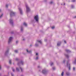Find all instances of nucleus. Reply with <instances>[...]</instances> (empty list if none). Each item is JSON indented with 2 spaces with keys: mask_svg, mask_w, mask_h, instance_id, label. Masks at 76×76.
Returning <instances> with one entry per match:
<instances>
[{
  "mask_svg": "<svg viewBox=\"0 0 76 76\" xmlns=\"http://www.w3.org/2000/svg\"><path fill=\"white\" fill-rule=\"evenodd\" d=\"M69 61H70L69 60H68L67 61L66 66L67 67H69V70H70V64Z\"/></svg>",
  "mask_w": 76,
  "mask_h": 76,
  "instance_id": "1",
  "label": "nucleus"
},
{
  "mask_svg": "<svg viewBox=\"0 0 76 76\" xmlns=\"http://www.w3.org/2000/svg\"><path fill=\"white\" fill-rule=\"evenodd\" d=\"M26 12H29L30 11V8L29 7H28V4H26Z\"/></svg>",
  "mask_w": 76,
  "mask_h": 76,
  "instance_id": "2",
  "label": "nucleus"
},
{
  "mask_svg": "<svg viewBox=\"0 0 76 76\" xmlns=\"http://www.w3.org/2000/svg\"><path fill=\"white\" fill-rule=\"evenodd\" d=\"M10 16L12 17V16H15V12H13V11H11L10 12Z\"/></svg>",
  "mask_w": 76,
  "mask_h": 76,
  "instance_id": "3",
  "label": "nucleus"
},
{
  "mask_svg": "<svg viewBox=\"0 0 76 76\" xmlns=\"http://www.w3.org/2000/svg\"><path fill=\"white\" fill-rule=\"evenodd\" d=\"M34 19L35 20L36 22H38V20L39 19V18L38 15H36L34 17Z\"/></svg>",
  "mask_w": 76,
  "mask_h": 76,
  "instance_id": "4",
  "label": "nucleus"
},
{
  "mask_svg": "<svg viewBox=\"0 0 76 76\" xmlns=\"http://www.w3.org/2000/svg\"><path fill=\"white\" fill-rule=\"evenodd\" d=\"M10 23L11 25H13V20L12 18H10Z\"/></svg>",
  "mask_w": 76,
  "mask_h": 76,
  "instance_id": "5",
  "label": "nucleus"
},
{
  "mask_svg": "<svg viewBox=\"0 0 76 76\" xmlns=\"http://www.w3.org/2000/svg\"><path fill=\"white\" fill-rule=\"evenodd\" d=\"M12 39H13V37H10L9 40H8V44H9L12 41Z\"/></svg>",
  "mask_w": 76,
  "mask_h": 76,
  "instance_id": "6",
  "label": "nucleus"
},
{
  "mask_svg": "<svg viewBox=\"0 0 76 76\" xmlns=\"http://www.w3.org/2000/svg\"><path fill=\"white\" fill-rule=\"evenodd\" d=\"M42 73H43V74H46L47 73V71L46 69H45L42 70Z\"/></svg>",
  "mask_w": 76,
  "mask_h": 76,
  "instance_id": "7",
  "label": "nucleus"
},
{
  "mask_svg": "<svg viewBox=\"0 0 76 76\" xmlns=\"http://www.w3.org/2000/svg\"><path fill=\"white\" fill-rule=\"evenodd\" d=\"M18 9L19 10V11H20V13L21 15L22 14L23 12H22V9H21L20 7L18 8Z\"/></svg>",
  "mask_w": 76,
  "mask_h": 76,
  "instance_id": "8",
  "label": "nucleus"
},
{
  "mask_svg": "<svg viewBox=\"0 0 76 76\" xmlns=\"http://www.w3.org/2000/svg\"><path fill=\"white\" fill-rule=\"evenodd\" d=\"M37 42H38L40 43L41 44H42V41H41V40H37Z\"/></svg>",
  "mask_w": 76,
  "mask_h": 76,
  "instance_id": "9",
  "label": "nucleus"
},
{
  "mask_svg": "<svg viewBox=\"0 0 76 76\" xmlns=\"http://www.w3.org/2000/svg\"><path fill=\"white\" fill-rule=\"evenodd\" d=\"M20 64H22V65H23V62L22 61H21L20 63H18V65H19V64H20Z\"/></svg>",
  "mask_w": 76,
  "mask_h": 76,
  "instance_id": "10",
  "label": "nucleus"
},
{
  "mask_svg": "<svg viewBox=\"0 0 76 76\" xmlns=\"http://www.w3.org/2000/svg\"><path fill=\"white\" fill-rule=\"evenodd\" d=\"M66 73L67 76H69V75H70V73H69V72H66Z\"/></svg>",
  "mask_w": 76,
  "mask_h": 76,
  "instance_id": "11",
  "label": "nucleus"
},
{
  "mask_svg": "<svg viewBox=\"0 0 76 76\" xmlns=\"http://www.w3.org/2000/svg\"><path fill=\"white\" fill-rule=\"evenodd\" d=\"M61 42H59L57 44V45L58 46H60V44H61Z\"/></svg>",
  "mask_w": 76,
  "mask_h": 76,
  "instance_id": "12",
  "label": "nucleus"
},
{
  "mask_svg": "<svg viewBox=\"0 0 76 76\" xmlns=\"http://www.w3.org/2000/svg\"><path fill=\"white\" fill-rule=\"evenodd\" d=\"M26 51L28 53H31V51L30 50V51H28V50L26 49Z\"/></svg>",
  "mask_w": 76,
  "mask_h": 76,
  "instance_id": "13",
  "label": "nucleus"
},
{
  "mask_svg": "<svg viewBox=\"0 0 76 76\" xmlns=\"http://www.w3.org/2000/svg\"><path fill=\"white\" fill-rule=\"evenodd\" d=\"M65 51L67 52V53H70L71 52L70 50H65Z\"/></svg>",
  "mask_w": 76,
  "mask_h": 76,
  "instance_id": "14",
  "label": "nucleus"
},
{
  "mask_svg": "<svg viewBox=\"0 0 76 76\" xmlns=\"http://www.w3.org/2000/svg\"><path fill=\"white\" fill-rule=\"evenodd\" d=\"M65 56L67 58H69V56L68 55L65 54Z\"/></svg>",
  "mask_w": 76,
  "mask_h": 76,
  "instance_id": "15",
  "label": "nucleus"
},
{
  "mask_svg": "<svg viewBox=\"0 0 76 76\" xmlns=\"http://www.w3.org/2000/svg\"><path fill=\"white\" fill-rule=\"evenodd\" d=\"M23 25L25 26H27V24L25 22H24Z\"/></svg>",
  "mask_w": 76,
  "mask_h": 76,
  "instance_id": "16",
  "label": "nucleus"
},
{
  "mask_svg": "<svg viewBox=\"0 0 76 76\" xmlns=\"http://www.w3.org/2000/svg\"><path fill=\"white\" fill-rule=\"evenodd\" d=\"M73 64H76V59H75L74 61L73 62Z\"/></svg>",
  "mask_w": 76,
  "mask_h": 76,
  "instance_id": "17",
  "label": "nucleus"
},
{
  "mask_svg": "<svg viewBox=\"0 0 76 76\" xmlns=\"http://www.w3.org/2000/svg\"><path fill=\"white\" fill-rule=\"evenodd\" d=\"M9 52V50H7L5 53V54L6 55Z\"/></svg>",
  "mask_w": 76,
  "mask_h": 76,
  "instance_id": "18",
  "label": "nucleus"
},
{
  "mask_svg": "<svg viewBox=\"0 0 76 76\" xmlns=\"http://www.w3.org/2000/svg\"><path fill=\"white\" fill-rule=\"evenodd\" d=\"M16 70L17 72H19V69L18 68H16Z\"/></svg>",
  "mask_w": 76,
  "mask_h": 76,
  "instance_id": "19",
  "label": "nucleus"
},
{
  "mask_svg": "<svg viewBox=\"0 0 76 76\" xmlns=\"http://www.w3.org/2000/svg\"><path fill=\"white\" fill-rule=\"evenodd\" d=\"M14 52H15V53H18V51L17 50H15L14 51Z\"/></svg>",
  "mask_w": 76,
  "mask_h": 76,
  "instance_id": "20",
  "label": "nucleus"
},
{
  "mask_svg": "<svg viewBox=\"0 0 76 76\" xmlns=\"http://www.w3.org/2000/svg\"><path fill=\"white\" fill-rule=\"evenodd\" d=\"M35 46L36 47H38V43H36L35 44Z\"/></svg>",
  "mask_w": 76,
  "mask_h": 76,
  "instance_id": "21",
  "label": "nucleus"
},
{
  "mask_svg": "<svg viewBox=\"0 0 76 76\" xmlns=\"http://www.w3.org/2000/svg\"><path fill=\"white\" fill-rule=\"evenodd\" d=\"M21 32L23 31V27L22 26L21 27Z\"/></svg>",
  "mask_w": 76,
  "mask_h": 76,
  "instance_id": "22",
  "label": "nucleus"
},
{
  "mask_svg": "<svg viewBox=\"0 0 76 76\" xmlns=\"http://www.w3.org/2000/svg\"><path fill=\"white\" fill-rule=\"evenodd\" d=\"M21 70V72H23V69H22V68L20 67Z\"/></svg>",
  "mask_w": 76,
  "mask_h": 76,
  "instance_id": "23",
  "label": "nucleus"
},
{
  "mask_svg": "<svg viewBox=\"0 0 76 76\" xmlns=\"http://www.w3.org/2000/svg\"><path fill=\"white\" fill-rule=\"evenodd\" d=\"M64 75V72H63L61 74V75L62 76H63V75Z\"/></svg>",
  "mask_w": 76,
  "mask_h": 76,
  "instance_id": "24",
  "label": "nucleus"
},
{
  "mask_svg": "<svg viewBox=\"0 0 76 76\" xmlns=\"http://www.w3.org/2000/svg\"><path fill=\"white\" fill-rule=\"evenodd\" d=\"M71 7L72 8H74V7H75V6H74V5H71Z\"/></svg>",
  "mask_w": 76,
  "mask_h": 76,
  "instance_id": "25",
  "label": "nucleus"
},
{
  "mask_svg": "<svg viewBox=\"0 0 76 76\" xmlns=\"http://www.w3.org/2000/svg\"><path fill=\"white\" fill-rule=\"evenodd\" d=\"M53 64H54L53 62H51L50 63V66H53Z\"/></svg>",
  "mask_w": 76,
  "mask_h": 76,
  "instance_id": "26",
  "label": "nucleus"
},
{
  "mask_svg": "<svg viewBox=\"0 0 76 76\" xmlns=\"http://www.w3.org/2000/svg\"><path fill=\"white\" fill-rule=\"evenodd\" d=\"M12 70L13 72H15V69H13V67L12 68Z\"/></svg>",
  "mask_w": 76,
  "mask_h": 76,
  "instance_id": "27",
  "label": "nucleus"
},
{
  "mask_svg": "<svg viewBox=\"0 0 76 76\" xmlns=\"http://www.w3.org/2000/svg\"><path fill=\"white\" fill-rule=\"evenodd\" d=\"M3 16V14H2L0 16V18H1L2 16Z\"/></svg>",
  "mask_w": 76,
  "mask_h": 76,
  "instance_id": "28",
  "label": "nucleus"
},
{
  "mask_svg": "<svg viewBox=\"0 0 76 76\" xmlns=\"http://www.w3.org/2000/svg\"><path fill=\"white\" fill-rule=\"evenodd\" d=\"M76 0H73L71 1L72 2H75Z\"/></svg>",
  "mask_w": 76,
  "mask_h": 76,
  "instance_id": "29",
  "label": "nucleus"
},
{
  "mask_svg": "<svg viewBox=\"0 0 76 76\" xmlns=\"http://www.w3.org/2000/svg\"><path fill=\"white\" fill-rule=\"evenodd\" d=\"M66 61V60H64L63 61V63H65V62Z\"/></svg>",
  "mask_w": 76,
  "mask_h": 76,
  "instance_id": "30",
  "label": "nucleus"
},
{
  "mask_svg": "<svg viewBox=\"0 0 76 76\" xmlns=\"http://www.w3.org/2000/svg\"><path fill=\"white\" fill-rule=\"evenodd\" d=\"M11 75L12 76H14V75H13V73H11Z\"/></svg>",
  "mask_w": 76,
  "mask_h": 76,
  "instance_id": "31",
  "label": "nucleus"
},
{
  "mask_svg": "<svg viewBox=\"0 0 76 76\" xmlns=\"http://www.w3.org/2000/svg\"><path fill=\"white\" fill-rule=\"evenodd\" d=\"M9 63L10 64H11V61L10 60L9 61Z\"/></svg>",
  "mask_w": 76,
  "mask_h": 76,
  "instance_id": "32",
  "label": "nucleus"
},
{
  "mask_svg": "<svg viewBox=\"0 0 76 76\" xmlns=\"http://www.w3.org/2000/svg\"><path fill=\"white\" fill-rule=\"evenodd\" d=\"M52 69H53V70H55V69H56V68H55V67H53Z\"/></svg>",
  "mask_w": 76,
  "mask_h": 76,
  "instance_id": "33",
  "label": "nucleus"
},
{
  "mask_svg": "<svg viewBox=\"0 0 76 76\" xmlns=\"http://www.w3.org/2000/svg\"><path fill=\"white\" fill-rule=\"evenodd\" d=\"M54 28H55L54 26H53L52 27V29H54Z\"/></svg>",
  "mask_w": 76,
  "mask_h": 76,
  "instance_id": "34",
  "label": "nucleus"
},
{
  "mask_svg": "<svg viewBox=\"0 0 76 76\" xmlns=\"http://www.w3.org/2000/svg\"><path fill=\"white\" fill-rule=\"evenodd\" d=\"M73 70L75 71V67H73Z\"/></svg>",
  "mask_w": 76,
  "mask_h": 76,
  "instance_id": "35",
  "label": "nucleus"
},
{
  "mask_svg": "<svg viewBox=\"0 0 76 76\" xmlns=\"http://www.w3.org/2000/svg\"><path fill=\"white\" fill-rule=\"evenodd\" d=\"M38 57H37V58H35V60H38Z\"/></svg>",
  "mask_w": 76,
  "mask_h": 76,
  "instance_id": "36",
  "label": "nucleus"
},
{
  "mask_svg": "<svg viewBox=\"0 0 76 76\" xmlns=\"http://www.w3.org/2000/svg\"><path fill=\"white\" fill-rule=\"evenodd\" d=\"M6 7H8V5L6 4Z\"/></svg>",
  "mask_w": 76,
  "mask_h": 76,
  "instance_id": "37",
  "label": "nucleus"
},
{
  "mask_svg": "<svg viewBox=\"0 0 76 76\" xmlns=\"http://www.w3.org/2000/svg\"><path fill=\"white\" fill-rule=\"evenodd\" d=\"M53 3V1H51L50 2V4H52Z\"/></svg>",
  "mask_w": 76,
  "mask_h": 76,
  "instance_id": "38",
  "label": "nucleus"
},
{
  "mask_svg": "<svg viewBox=\"0 0 76 76\" xmlns=\"http://www.w3.org/2000/svg\"><path fill=\"white\" fill-rule=\"evenodd\" d=\"M18 41H16V44H18Z\"/></svg>",
  "mask_w": 76,
  "mask_h": 76,
  "instance_id": "39",
  "label": "nucleus"
},
{
  "mask_svg": "<svg viewBox=\"0 0 76 76\" xmlns=\"http://www.w3.org/2000/svg\"><path fill=\"white\" fill-rule=\"evenodd\" d=\"M47 39H45V41H47Z\"/></svg>",
  "mask_w": 76,
  "mask_h": 76,
  "instance_id": "40",
  "label": "nucleus"
},
{
  "mask_svg": "<svg viewBox=\"0 0 76 76\" xmlns=\"http://www.w3.org/2000/svg\"><path fill=\"white\" fill-rule=\"evenodd\" d=\"M36 56H38V53H36Z\"/></svg>",
  "mask_w": 76,
  "mask_h": 76,
  "instance_id": "41",
  "label": "nucleus"
},
{
  "mask_svg": "<svg viewBox=\"0 0 76 76\" xmlns=\"http://www.w3.org/2000/svg\"><path fill=\"white\" fill-rule=\"evenodd\" d=\"M64 42L66 44V42L65 41H64Z\"/></svg>",
  "mask_w": 76,
  "mask_h": 76,
  "instance_id": "42",
  "label": "nucleus"
},
{
  "mask_svg": "<svg viewBox=\"0 0 76 76\" xmlns=\"http://www.w3.org/2000/svg\"><path fill=\"white\" fill-rule=\"evenodd\" d=\"M38 68H40V66H38Z\"/></svg>",
  "mask_w": 76,
  "mask_h": 76,
  "instance_id": "43",
  "label": "nucleus"
},
{
  "mask_svg": "<svg viewBox=\"0 0 76 76\" xmlns=\"http://www.w3.org/2000/svg\"><path fill=\"white\" fill-rule=\"evenodd\" d=\"M18 58H16V60H17V61H18Z\"/></svg>",
  "mask_w": 76,
  "mask_h": 76,
  "instance_id": "44",
  "label": "nucleus"
},
{
  "mask_svg": "<svg viewBox=\"0 0 76 76\" xmlns=\"http://www.w3.org/2000/svg\"><path fill=\"white\" fill-rule=\"evenodd\" d=\"M1 66L0 65V70H1Z\"/></svg>",
  "mask_w": 76,
  "mask_h": 76,
  "instance_id": "45",
  "label": "nucleus"
},
{
  "mask_svg": "<svg viewBox=\"0 0 76 76\" xmlns=\"http://www.w3.org/2000/svg\"><path fill=\"white\" fill-rule=\"evenodd\" d=\"M44 1L45 2H46V1H47V0H45Z\"/></svg>",
  "mask_w": 76,
  "mask_h": 76,
  "instance_id": "46",
  "label": "nucleus"
},
{
  "mask_svg": "<svg viewBox=\"0 0 76 76\" xmlns=\"http://www.w3.org/2000/svg\"><path fill=\"white\" fill-rule=\"evenodd\" d=\"M23 41H25V39H23Z\"/></svg>",
  "mask_w": 76,
  "mask_h": 76,
  "instance_id": "47",
  "label": "nucleus"
},
{
  "mask_svg": "<svg viewBox=\"0 0 76 76\" xmlns=\"http://www.w3.org/2000/svg\"><path fill=\"white\" fill-rule=\"evenodd\" d=\"M1 9H0V12H1Z\"/></svg>",
  "mask_w": 76,
  "mask_h": 76,
  "instance_id": "48",
  "label": "nucleus"
},
{
  "mask_svg": "<svg viewBox=\"0 0 76 76\" xmlns=\"http://www.w3.org/2000/svg\"><path fill=\"white\" fill-rule=\"evenodd\" d=\"M65 3H64V5H65Z\"/></svg>",
  "mask_w": 76,
  "mask_h": 76,
  "instance_id": "49",
  "label": "nucleus"
},
{
  "mask_svg": "<svg viewBox=\"0 0 76 76\" xmlns=\"http://www.w3.org/2000/svg\"><path fill=\"white\" fill-rule=\"evenodd\" d=\"M11 34H13V33H12Z\"/></svg>",
  "mask_w": 76,
  "mask_h": 76,
  "instance_id": "50",
  "label": "nucleus"
},
{
  "mask_svg": "<svg viewBox=\"0 0 76 76\" xmlns=\"http://www.w3.org/2000/svg\"><path fill=\"white\" fill-rule=\"evenodd\" d=\"M0 75H1V74H0Z\"/></svg>",
  "mask_w": 76,
  "mask_h": 76,
  "instance_id": "51",
  "label": "nucleus"
},
{
  "mask_svg": "<svg viewBox=\"0 0 76 76\" xmlns=\"http://www.w3.org/2000/svg\"><path fill=\"white\" fill-rule=\"evenodd\" d=\"M13 64H14V63Z\"/></svg>",
  "mask_w": 76,
  "mask_h": 76,
  "instance_id": "52",
  "label": "nucleus"
}]
</instances>
